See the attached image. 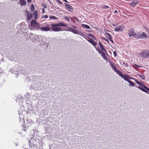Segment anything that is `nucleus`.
<instances>
[{
	"label": "nucleus",
	"instance_id": "nucleus-21",
	"mask_svg": "<svg viewBox=\"0 0 149 149\" xmlns=\"http://www.w3.org/2000/svg\"><path fill=\"white\" fill-rule=\"evenodd\" d=\"M70 31L71 32L74 33L76 34H78L79 31H77V30L74 29L72 28L70 29Z\"/></svg>",
	"mask_w": 149,
	"mask_h": 149
},
{
	"label": "nucleus",
	"instance_id": "nucleus-37",
	"mask_svg": "<svg viewBox=\"0 0 149 149\" xmlns=\"http://www.w3.org/2000/svg\"><path fill=\"white\" fill-rule=\"evenodd\" d=\"M140 77L143 79H145V77L144 75H140Z\"/></svg>",
	"mask_w": 149,
	"mask_h": 149
},
{
	"label": "nucleus",
	"instance_id": "nucleus-13",
	"mask_svg": "<svg viewBox=\"0 0 149 149\" xmlns=\"http://www.w3.org/2000/svg\"><path fill=\"white\" fill-rule=\"evenodd\" d=\"M87 40L91 43L93 45L95 46L97 45L96 42L94 41V40L92 38H88V39H86Z\"/></svg>",
	"mask_w": 149,
	"mask_h": 149
},
{
	"label": "nucleus",
	"instance_id": "nucleus-41",
	"mask_svg": "<svg viewBox=\"0 0 149 149\" xmlns=\"http://www.w3.org/2000/svg\"><path fill=\"white\" fill-rule=\"evenodd\" d=\"M42 13H45V9L44 8H42Z\"/></svg>",
	"mask_w": 149,
	"mask_h": 149
},
{
	"label": "nucleus",
	"instance_id": "nucleus-15",
	"mask_svg": "<svg viewBox=\"0 0 149 149\" xmlns=\"http://www.w3.org/2000/svg\"><path fill=\"white\" fill-rule=\"evenodd\" d=\"M36 24H40L37 23L35 20L33 19L31 20L30 22V25L32 26L35 27Z\"/></svg>",
	"mask_w": 149,
	"mask_h": 149
},
{
	"label": "nucleus",
	"instance_id": "nucleus-47",
	"mask_svg": "<svg viewBox=\"0 0 149 149\" xmlns=\"http://www.w3.org/2000/svg\"><path fill=\"white\" fill-rule=\"evenodd\" d=\"M63 1L66 3L68 2V1L66 0H63Z\"/></svg>",
	"mask_w": 149,
	"mask_h": 149
},
{
	"label": "nucleus",
	"instance_id": "nucleus-27",
	"mask_svg": "<svg viewBox=\"0 0 149 149\" xmlns=\"http://www.w3.org/2000/svg\"><path fill=\"white\" fill-rule=\"evenodd\" d=\"M30 9L32 11H33L34 10V7L33 4L31 5L30 7Z\"/></svg>",
	"mask_w": 149,
	"mask_h": 149
},
{
	"label": "nucleus",
	"instance_id": "nucleus-19",
	"mask_svg": "<svg viewBox=\"0 0 149 149\" xmlns=\"http://www.w3.org/2000/svg\"><path fill=\"white\" fill-rule=\"evenodd\" d=\"M99 45L100 47V48H101V51H104V52H106V50H105L104 48L103 47L102 45L101 44L100 42H99Z\"/></svg>",
	"mask_w": 149,
	"mask_h": 149
},
{
	"label": "nucleus",
	"instance_id": "nucleus-6",
	"mask_svg": "<svg viewBox=\"0 0 149 149\" xmlns=\"http://www.w3.org/2000/svg\"><path fill=\"white\" fill-rule=\"evenodd\" d=\"M120 77H121L123 78L125 81H128L130 80H129V79H132V78L130 76L126 75V74H122L121 72L119 74V75Z\"/></svg>",
	"mask_w": 149,
	"mask_h": 149
},
{
	"label": "nucleus",
	"instance_id": "nucleus-24",
	"mask_svg": "<svg viewBox=\"0 0 149 149\" xmlns=\"http://www.w3.org/2000/svg\"><path fill=\"white\" fill-rule=\"evenodd\" d=\"M128 82L130 83V86H135V84L131 80H130Z\"/></svg>",
	"mask_w": 149,
	"mask_h": 149
},
{
	"label": "nucleus",
	"instance_id": "nucleus-39",
	"mask_svg": "<svg viewBox=\"0 0 149 149\" xmlns=\"http://www.w3.org/2000/svg\"><path fill=\"white\" fill-rule=\"evenodd\" d=\"M48 16L47 15H44V16H43L42 18H47L48 17Z\"/></svg>",
	"mask_w": 149,
	"mask_h": 149
},
{
	"label": "nucleus",
	"instance_id": "nucleus-44",
	"mask_svg": "<svg viewBox=\"0 0 149 149\" xmlns=\"http://www.w3.org/2000/svg\"><path fill=\"white\" fill-rule=\"evenodd\" d=\"M118 11L117 10H115L114 11V13H117V12Z\"/></svg>",
	"mask_w": 149,
	"mask_h": 149
},
{
	"label": "nucleus",
	"instance_id": "nucleus-40",
	"mask_svg": "<svg viewBox=\"0 0 149 149\" xmlns=\"http://www.w3.org/2000/svg\"><path fill=\"white\" fill-rule=\"evenodd\" d=\"M73 18H74L76 20L77 22H79V20H78V19L77 18L75 17H74Z\"/></svg>",
	"mask_w": 149,
	"mask_h": 149
},
{
	"label": "nucleus",
	"instance_id": "nucleus-11",
	"mask_svg": "<svg viewBox=\"0 0 149 149\" xmlns=\"http://www.w3.org/2000/svg\"><path fill=\"white\" fill-rule=\"evenodd\" d=\"M41 30L43 31H50L51 29L50 28V26L49 25H47L46 27H42Z\"/></svg>",
	"mask_w": 149,
	"mask_h": 149
},
{
	"label": "nucleus",
	"instance_id": "nucleus-25",
	"mask_svg": "<svg viewBox=\"0 0 149 149\" xmlns=\"http://www.w3.org/2000/svg\"><path fill=\"white\" fill-rule=\"evenodd\" d=\"M40 24H36V26L35 27H36V29L37 30L40 29L42 27H41L40 26Z\"/></svg>",
	"mask_w": 149,
	"mask_h": 149
},
{
	"label": "nucleus",
	"instance_id": "nucleus-9",
	"mask_svg": "<svg viewBox=\"0 0 149 149\" xmlns=\"http://www.w3.org/2000/svg\"><path fill=\"white\" fill-rule=\"evenodd\" d=\"M32 121L31 120H27V122L24 126V128L27 129L29 128V127L31 125V124L32 123Z\"/></svg>",
	"mask_w": 149,
	"mask_h": 149
},
{
	"label": "nucleus",
	"instance_id": "nucleus-31",
	"mask_svg": "<svg viewBox=\"0 0 149 149\" xmlns=\"http://www.w3.org/2000/svg\"><path fill=\"white\" fill-rule=\"evenodd\" d=\"M64 19H65L67 21L69 22L70 21L69 18H68V17L67 16L64 17Z\"/></svg>",
	"mask_w": 149,
	"mask_h": 149
},
{
	"label": "nucleus",
	"instance_id": "nucleus-23",
	"mask_svg": "<svg viewBox=\"0 0 149 149\" xmlns=\"http://www.w3.org/2000/svg\"><path fill=\"white\" fill-rule=\"evenodd\" d=\"M78 34L80 35V36H81L83 37H84L85 38V37L86 36L84 34L82 33L81 32L79 31Z\"/></svg>",
	"mask_w": 149,
	"mask_h": 149
},
{
	"label": "nucleus",
	"instance_id": "nucleus-1",
	"mask_svg": "<svg viewBox=\"0 0 149 149\" xmlns=\"http://www.w3.org/2000/svg\"><path fill=\"white\" fill-rule=\"evenodd\" d=\"M51 26L52 27V30L55 32H56L62 31L61 28L58 27V26L67 27V25L66 24L62 22H60L55 24H51Z\"/></svg>",
	"mask_w": 149,
	"mask_h": 149
},
{
	"label": "nucleus",
	"instance_id": "nucleus-34",
	"mask_svg": "<svg viewBox=\"0 0 149 149\" xmlns=\"http://www.w3.org/2000/svg\"><path fill=\"white\" fill-rule=\"evenodd\" d=\"M102 38L104 40L107 42H109L108 40H107V39L106 38H105L104 37H102Z\"/></svg>",
	"mask_w": 149,
	"mask_h": 149
},
{
	"label": "nucleus",
	"instance_id": "nucleus-42",
	"mask_svg": "<svg viewBox=\"0 0 149 149\" xmlns=\"http://www.w3.org/2000/svg\"><path fill=\"white\" fill-rule=\"evenodd\" d=\"M27 2L28 3L31 2V0H27Z\"/></svg>",
	"mask_w": 149,
	"mask_h": 149
},
{
	"label": "nucleus",
	"instance_id": "nucleus-32",
	"mask_svg": "<svg viewBox=\"0 0 149 149\" xmlns=\"http://www.w3.org/2000/svg\"><path fill=\"white\" fill-rule=\"evenodd\" d=\"M111 24L113 26H117V25H118L119 24V23H118V22H116V23L115 24H113V23H111Z\"/></svg>",
	"mask_w": 149,
	"mask_h": 149
},
{
	"label": "nucleus",
	"instance_id": "nucleus-17",
	"mask_svg": "<svg viewBox=\"0 0 149 149\" xmlns=\"http://www.w3.org/2000/svg\"><path fill=\"white\" fill-rule=\"evenodd\" d=\"M26 13L27 15V19L28 20H30L32 18V15L31 14H29V12L28 10L26 11Z\"/></svg>",
	"mask_w": 149,
	"mask_h": 149
},
{
	"label": "nucleus",
	"instance_id": "nucleus-4",
	"mask_svg": "<svg viewBox=\"0 0 149 149\" xmlns=\"http://www.w3.org/2000/svg\"><path fill=\"white\" fill-rule=\"evenodd\" d=\"M139 55L142 57L145 58L149 57V50H143L139 53Z\"/></svg>",
	"mask_w": 149,
	"mask_h": 149
},
{
	"label": "nucleus",
	"instance_id": "nucleus-30",
	"mask_svg": "<svg viewBox=\"0 0 149 149\" xmlns=\"http://www.w3.org/2000/svg\"><path fill=\"white\" fill-rule=\"evenodd\" d=\"M139 67H141V66H139L136 64H134V67L135 69H136L137 68H138Z\"/></svg>",
	"mask_w": 149,
	"mask_h": 149
},
{
	"label": "nucleus",
	"instance_id": "nucleus-14",
	"mask_svg": "<svg viewBox=\"0 0 149 149\" xmlns=\"http://www.w3.org/2000/svg\"><path fill=\"white\" fill-rule=\"evenodd\" d=\"M133 1L131 3H129V4L132 7H134L138 3L139 1L137 0H133Z\"/></svg>",
	"mask_w": 149,
	"mask_h": 149
},
{
	"label": "nucleus",
	"instance_id": "nucleus-10",
	"mask_svg": "<svg viewBox=\"0 0 149 149\" xmlns=\"http://www.w3.org/2000/svg\"><path fill=\"white\" fill-rule=\"evenodd\" d=\"M125 29V26L123 25L118 26V27L114 29V30L116 32L122 31Z\"/></svg>",
	"mask_w": 149,
	"mask_h": 149
},
{
	"label": "nucleus",
	"instance_id": "nucleus-16",
	"mask_svg": "<svg viewBox=\"0 0 149 149\" xmlns=\"http://www.w3.org/2000/svg\"><path fill=\"white\" fill-rule=\"evenodd\" d=\"M104 51H100L99 53L100 54L102 57V58L105 59H107L106 56H105L104 52Z\"/></svg>",
	"mask_w": 149,
	"mask_h": 149
},
{
	"label": "nucleus",
	"instance_id": "nucleus-12",
	"mask_svg": "<svg viewBox=\"0 0 149 149\" xmlns=\"http://www.w3.org/2000/svg\"><path fill=\"white\" fill-rule=\"evenodd\" d=\"M111 68L114 70V71L118 74L119 75L121 73V72L118 70L117 69L116 67L113 65L112 63L111 64Z\"/></svg>",
	"mask_w": 149,
	"mask_h": 149
},
{
	"label": "nucleus",
	"instance_id": "nucleus-29",
	"mask_svg": "<svg viewBox=\"0 0 149 149\" xmlns=\"http://www.w3.org/2000/svg\"><path fill=\"white\" fill-rule=\"evenodd\" d=\"M143 27L145 29L146 32L149 33V29H148V28L145 26H143Z\"/></svg>",
	"mask_w": 149,
	"mask_h": 149
},
{
	"label": "nucleus",
	"instance_id": "nucleus-35",
	"mask_svg": "<svg viewBox=\"0 0 149 149\" xmlns=\"http://www.w3.org/2000/svg\"><path fill=\"white\" fill-rule=\"evenodd\" d=\"M102 38L104 40L107 42H109L108 40H107V39L106 38H105L104 37H102Z\"/></svg>",
	"mask_w": 149,
	"mask_h": 149
},
{
	"label": "nucleus",
	"instance_id": "nucleus-48",
	"mask_svg": "<svg viewBox=\"0 0 149 149\" xmlns=\"http://www.w3.org/2000/svg\"><path fill=\"white\" fill-rule=\"evenodd\" d=\"M73 18H73V17H70V19H71V20H73Z\"/></svg>",
	"mask_w": 149,
	"mask_h": 149
},
{
	"label": "nucleus",
	"instance_id": "nucleus-26",
	"mask_svg": "<svg viewBox=\"0 0 149 149\" xmlns=\"http://www.w3.org/2000/svg\"><path fill=\"white\" fill-rule=\"evenodd\" d=\"M109 8V7L106 5H104L102 7V9H107Z\"/></svg>",
	"mask_w": 149,
	"mask_h": 149
},
{
	"label": "nucleus",
	"instance_id": "nucleus-50",
	"mask_svg": "<svg viewBox=\"0 0 149 149\" xmlns=\"http://www.w3.org/2000/svg\"><path fill=\"white\" fill-rule=\"evenodd\" d=\"M24 130L25 131H26V130H25V129H24Z\"/></svg>",
	"mask_w": 149,
	"mask_h": 149
},
{
	"label": "nucleus",
	"instance_id": "nucleus-36",
	"mask_svg": "<svg viewBox=\"0 0 149 149\" xmlns=\"http://www.w3.org/2000/svg\"><path fill=\"white\" fill-rule=\"evenodd\" d=\"M113 54H114V56L115 57H116V56H117V53H116V52L115 51H113Z\"/></svg>",
	"mask_w": 149,
	"mask_h": 149
},
{
	"label": "nucleus",
	"instance_id": "nucleus-49",
	"mask_svg": "<svg viewBox=\"0 0 149 149\" xmlns=\"http://www.w3.org/2000/svg\"><path fill=\"white\" fill-rule=\"evenodd\" d=\"M125 66H128V65H127V64H126L125 65Z\"/></svg>",
	"mask_w": 149,
	"mask_h": 149
},
{
	"label": "nucleus",
	"instance_id": "nucleus-43",
	"mask_svg": "<svg viewBox=\"0 0 149 149\" xmlns=\"http://www.w3.org/2000/svg\"><path fill=\"white\" fill-rule=\"evenodd\" d=\"M72 27L73 28H74L75 29H76L77 28V27L76 26H72Z\"/></svg>",
	"mask_w": 149,
	"mask_h": 149
},
{
	"label": "nucleus",
	"instance_id": "nucleus-45",
	"mask_svg": "<svg viewBox=\"0 0 149 149\" xmlns=\"http://www.w3.org/2000/svg\"><path fill=\"white\" fill-rule=\"evenodd\" d=\"M71 21L73 22L74 23H75L76 22L75 20H74L73 19L72 20H71Z\"/></svg>",
	"mask_w": 149,
	"mask_h": 149
},
{
	"label": "nucleus",
	"instance_id": "nucleus-46",
	"mask_svg": "<svg viewBox=\"0 0 149 149\" xmlns=\"http://www.w3.org/2000/svg\"><path fill=\"white\" fill-rule=\"evenodd\" d=\"M89 35H90V36H91L93 38H94L95 39V38L94 37V36H92L91 35V34H90Z\"/></svg>",
	"mask_w": 149,
	"mask_h": 149
},
{
	"label": "nucleus",
	"instance_id": "nucleus-8",
	"mask_svg": "<svg viewBox=\"0 0 149 149\" xmlns=\"http://www.w3.org/2000/svg\"><path fill=\"white\" fill-rule=\"evenodd\" d=\"M104 35L106 38L109 40L111 42L114 43L112 37L109 33H106L104 34Z\"/></svg>",
	"mask_w": 149,
	"mask_h": 149
},
{
	"label": "nucleus",
	"instance_id": "nucleus-28",
	"mask_svg": "<svg viewBox=\"0 0 149 149\" xmlns=\"http://www.w3.org/2000/svg\"><path fill=\"white\" fill-rule=\"evenodd\" d=\"M49 18L50 19H58V18L55 16H50Z\"/></svg>",
	"mask_w": 149,
	"mask_h": 149
},
{
	"label": "nucleus",
	"instance_id": "nucleus-3",
	"mask_svg": "<svg viewBox=\"0 0 149 149\" xmlns=\"http://www.w3.org/2000/svg\"><path fill=\"white\" fill-rule=\"evenodd\" d=\"M134 37L136 39H142L146 38V33L144 32H143L141 34L138 32L136 33V35H135Z\"/></svg>",
	"mask_w": 149,
	"mask_h": 149
},
{
	"label": "nucleus",
	"instance_id": "nucleus-20",
	"mask_svg": "<svg viewBox=\"0 0 149 149\" xmlns=\"http://www.w3.org/2000/svg\"><path fill=\"white\" fill-rule=\"evenodd\" d=\"M33 16H35V19H37L38 15V12L37 10H35L33 12Z\"/></svg>",
	"mask_w": 149,
	"mask_h": 149
},
{
	"label": "nucleus",
	"instance_id": "nucleus-2",
	"mask_svg": "<svg viewBox=\"0 0 149 149\" xmlns=\"http://www.w3.org/2000/svg\"><path fill=\"white\" fill-rule=\"evenodd\" d=\"M135 81L137 84L140 86H142L144 88H143L142 87L139 86L137 87L138 88L141 90L142 91L149 94V88L143 85L140 82L137 80L136 79H135Z\"/></svg>",
	"mask_w": 149,
	"mask_h": 149
},
{
	"label": "nucleus",
	"instance_id": "nucleus-33",
	"mask_svg": "<svg viewBox=\"0 0 149 149\" xmlns=\"http://www.w3.org/2000/svg\"><path fill=\"white\" fill-rule=\"evenodd\" d=\"M56 0V2L60 4H63V3H62V2L60 1L59 0Z\"/></svg>",
	"mask_w": 149,
	"mask_h": 149
},
{
	"label": "nucleus",
	"instance_id": "nucleus-7",
	"mask_svg": "<svg viewBox=\"0 0 149 149\" xmlns=\"http://www.w3.org/2000/svg\"><path fill=\"white\" fill-rule=\"evenodd\" d=\"M65 6L66 9L69 11L72 12L73 11V9L72 6L70 4L67 3H65Z\"/></svg>",
	"mask_w": 149,
	"mask_h": 149
},
{
	"label": "nucleus",
	"instance_id": "nucleus-18",
	"mask_svg": "<svg viewBox=\"0 0 149 149\" xmlns=\"http://www.w3.org/2000/svg\"><path fill=\"white\" fill-rule=\"evenodd\" d=\"M19 2L22 6L26 5V1L25 0H20Z\"/></svg>",
	"mask_w": 149,
	"mask_h": 149
},
{
	"label": "nucleus",
	"instance_id": "nucleus-38",
	"mask_svg": "<svg viewBox=\"0 0 149 149\" xmlns=\"http://www.w3.org/2000/svg\"><path fill=\"white\" fill-rule=\"evenodd\" d=\"M42 6L44 7V8H46L47 7V5L46 4H43L42 5Z\"/></svg>",
	"mask_w": 149,
	"mask_h": 149
},
{
	"label": "nucleus",
	"instance_id": "nucleus-5",
	"mask_svg": "<svg viewBox=\"0 0 149 149\" xmlns=\"http://www.w3.org/2000/svg\"><path fill=\"white\" fill-rule=\"evenodd\" d=\"M127 33L129 37L131 36L134 37L135 35H136V33L134 31V30L133 28H131L128 30Z\"/></svg>",
	"mask_w": 149,
	"mask_h": 149
},
{
	"label": "nucleus",
	"instance_id": "nucleus-22",
	"mask_svg": "<svg viewBox=\"0 0 149 149\" xmlns=\"http://www.w3.org/2000/svg\"><path fill=\"white\" fill-rule=\"evenodd\" d=\"M82 26L86 29H90V26L87 25L85 24H82Z\"/></svg>",
	"mask_w": 149,
	"mask_h": 149
}]
</instances>
